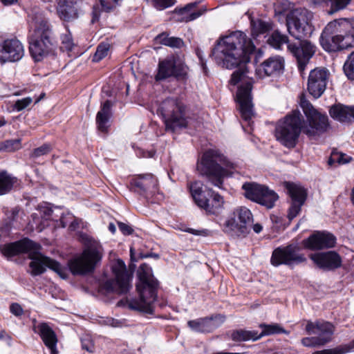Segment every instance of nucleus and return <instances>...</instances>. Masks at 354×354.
<instances>
[{
	"label": "nucleus",
	"instance_id": "obj_1",
	"mask_svg": "<svg viewBox=\"0 0 354 354\" xmlns=\"http://www.w3.org/2000/svg\"><path fill=\"white\" fill-rule=\"evenodd\" d=\"M255 46L252 41L241 31L232 32L219 37L212 50L211 56L220 66L228 69L239 66L232 75L230 83L236 85L249 77L245 64L250 60V55Z\"/></svg>",
	"mask_w": 354,
	"mask_h": 354
},
{
	"label": "nucleus",
	"instance_id": "obj_2",
	"mask_svg": "<svg viewBox=\"0 0 354 354\" xmlns=\"http://www.w3.org/2000/svg\"><path fill=\"white\" fill-rule=\"evenodd\" d=\"M313 17L311 12L304 8L292 10L286 17V26L289 34L300 40L299 46L288 44L290 52L297 58L298 68L302 72L315 53V46L309 41L304 39L313 31L310 21Z\"/></svg>",
	"mask_w": 354,
	"mask_h": 354
},
{
	"label": "nucleus",
	"instance_id": "obj_3",
	"mask_svg": "<svg viewBox=\"0 0 354 354\" xmlns=\"http://www.w3.org/2000/svg\"><path fill=\"white\" fill-rule=\"evenodd\" d=\"M41 246L28 239L13 243L1 245L0 250L6 257H11L21 253H28L32 260L30 263V274L37 276L43 274L48 268L62 275V267L56 261L46 257L39 252Z\"/></svg>",
	"mask_w": 354,
	"mask_h": 354
},
{
	"label": "nucleus",
	"instance_id": "obj_4",
	"mask_svg": "<svg viewBox=\"0 0 354 354\" xmlns=\"http://www.w3.org/2000/svg\"><path fill=\"white\" fill-rule=\"evenodd\" d=\"M320 44L328 52L354 47V20L341 19L329 22L322 32Z\"/></svg>",
	"mask_w": 354,
	"mask_h": 354
},
{
	"label": "nucleus",
	"instance_id": "obj_5",
	"mask_svg": "<svg viewBox=\"0 0 354 354\" xmlns=\"http://www.w3.org/2000/svg\"><path fill=\"white\" fill-rule=\"evenodd\" d=\"M28 37L30 53L39 62L53 52V42L49 24L40 14L30 17Z\"/></svg>",
	"mask_w": 354,
	"mask_h": 354
},
{
	"label": "nucleus",
	"instance_id": "obj_6",
	"mask_svg": "<svg viewBox=\"0 0 354 354\" xmlns=\"http://www.w3.org/2000/svg\"><path fill=\"white\" fill-rule=\"evenodd\" d=\"M236 167V164L217 151L209 150L204 153L201 162L197 164V170L201 175L206 176L213 185L221 189L223 178L232 175Z\"/></svg>",
	"mask_w": 354,
	"mask_h": 354
},
{
	"label": "nucleus",
	"instance_id": "obj_7",
	"mask_svg": "<svg viewBox=\"0 0 354 354\" xmlns=\"http://www.w3.org/2000/svg\"><path fill=\"white\" fill-rule=\"evenodd\" d=\"M138 275L140 283L136 286V289L139 292L140 299L130 300L129 306L131 309L151 314L153 313V304L157 297L158 282L153 276L151 268L145 263L139 267Z\"/></svg>",
	"mask_w": 354,
	"mask_h": 354
},
{
	"label": "nucleus",
	"instance_id": "obj_8",
	"mask_svg": "<svg viewBox=\"0 0 354 354\" xmlns=\"http://www.w3.org/2000/svg\"><path fill=\"white\" fill-rule=\"evenodd\" d=\"M301 128L302 116L299 111H293L277 123L275 137L282 145L292 149L297 144Z\"/></svg>",
	"mask_w": 354,
	"mask_h": 354
},
{
	"label": "nucleus",
	"instance_id": "obj_9",
	"mask_svg": "<svg viewBox=\"0 0 354 354\" xmlns=\"http://www.w3.org/2000/svg\"><path fill=\"white\" fill-rule=\"evenodd\" d=\"M102 257L101 246L92 243L83 252L68 262L71 272L75 275H83L92 272Z\"/></svg>",
	"mask_w": 354,
	"mask_h": 354
},
{
	"label": "nucleus",
	"instance_id": "obj_10",
	"mask_svg": "<svg viewBox=\"0 0 354 354\" xmlns=\"http://www.w3.org/2000/svg\"><path fill=\"white\" fill-rule=\"evenodd\" d=\"M160 109L165 119L167 131L174 132L185 128L187 122L185 118L184 104L176 98H167L160 104Z\"/></svg>",
	"mask_w": 354,
	"mask_h": 354
},
{
	"label": "nucleus",
	"instance_id": "obj_11",
	"mask_svg": "<svg viewBox=\"0 0 354 354\" xmlns=\"http://www.w3.org/2000/svg\"><path fill=\"white\" fill-rule=\"evenodd\" d=\"M115 279H109L101 284L100 290L107 293H127L131 288V275L128 272L124 262L118 259L111 266Z\"/></svg>",
	"mask_w": 354,
	"mask_h": 354
},
{
	"label": "nucleus",
	"instance_id": "obj_12",
	"mask_svg": "<svg viewBox=\"0 0 354 354\" xmlns=\"http://www.w3.org/2000/svg\"><path fill=\"white\" fill-rule=\"evenodd\" d=\"M252 221V214L250 209L239 207L234 210L225 222L224 231L232 235L245 236L249 232Z\"/></svg>",
	"mask_w": 354,
	"mask_h": 354
},
{
	"label": "nucleus",
	"instance_id": "obj_13",
	"mask_svg": "<svg viewBox=\"0 0 354 354\" xmlns=\"http://www.w3.org/2000/svg\"><path fill=\"white\" fill-rule=\"evenodd\" d=\"M300 104L308 123L304 132L309 137H312L326 131L329 127L328 116L319 113L306 100L301 99Z\"/></svg>",
	"mask_w": 354,
	"mask_h": 354
},
{
	"label": "nucleus",
	"instance_id": "obj_14",
	"mask_svg": "<svg viewBox=\"0 0 354 354\" xmlns=\"http://www.w3.org/2000/svg\"><path fill=\"white\" fill-rule=\"evenodd\" d=\"M244 196L268 209L272 208L278 199V195L268 187L256 183H245L242 185Z\"/></svg>",
	"mask_w": 354,
	"mask_h": 354
},
{
	"label": "nucleus",
	"instance_id": "obj_15",
	"mask_svg": "<svg viewBox=\"0 0 354 354\" xmlns=\"http://www.w3.org/2000/svg\"><path fill=\"white\" fill-rule=\"evenodd\" d=\"M299 247L295 245L279 247L272 252L270 263L275 267L282 264L291 266L303 263L306 259L304 254L299 253Z\"/></svg>",
	"mask_w": 354,
	"mask_h": 354
},
{
	"label": "nucleus",
	"instance_id": "obj_16",
	"mask_svg": "<svg viewBox=\"0 0 354 354\" xmlns=\"http://www.w3.org/2000/svg\"><path fill=\"white\" fill-rule=\"evenodd\" d=\"M251 80H246L241 84L237 91L236 99L239 106V111L242 118L248 122L254 116L253 104L251 91L252 89Z\"/></svg>",
	"mask_w": 354,
	"mask_h": 354
},
{
	"label": "nucleus",
	"instance_id": "obj_17",
	"mask_svg": "<svg viewBox=\"0 0 354 354\" xmlns=\"http://www.w3.org/2000/svg\"><path fill=\"white\" fill-rule=\"evenodd\" d=\"M329 75V71L325 68L317 67L310 71L307 89L315 98H319L325 91Z\"/></svg>",
	"mask_w": 354,
	"mask_h": 354
},
{
	"label": "nucleus",
	"instance_id": "obj_18",
	"mask_svg": "<svg viewBox=\"0 0 354 354\" xmlns=\"http://www.w3.org/2000/svg\"><path fill=\"white\" fill-rule=\"evenodd\" d=\"M285 187L292 200L288 216L290 220H292L300 212L306 200L307 191L301 185L290 182L285 183Z\"/></svg>",
	"mask_w": 354,
	"mask_h": 354
},
{
	"label": "nucleus",
	"instance_id": "obj_19",
	"mask_svg": "<svg viewBox=\"0 0 354 354\" xmlns=\"http://www.w3.org/2000/svg\"><path fill=\"white\" fill-rule=\"evenodd\" d=\"M24 55L22 44L17 39H6L0 44V62H15Z\"/></svg>",
	"mask_w": 354,
	"mask_h": 354
},
{
	"label": "nucleus",
	"instance_id": "obj_20",
	"mask_svg": "<svg viewBox=\"0 0 354 354\" xmlns=\"http://www.w3.org/2000/svg\"><path fill=\"white\" fill-rule=\"evenodd\" d=\"M335 236L326 232H316L302 241L304 247L311 250L331 248L335 245Z\"/></svg>",
	"mask_w": 354,
	"mask_h": 354
},
{
	"label": "nucleus",
	"instance_id": "obj_21",
	"mask_svg": "<svg viewBox=\"0 0 354 354\" xmlns=\"http://www.w3.org/2000/svg\"><path fill=\"white\" fill-rule=\"evenodd\" d=\"M284 59L279 55L271 56L264 60L257 68L256 74L259 78L276 77L283 73Z\"/></svg>",
	"mask_w": 354,
	"mask_h": 354
},
{
	"label": "nucleus",
	"instance_id": "obj_22",
	"mask_svg": "<svg viewBox=\"0 0 354 354\" xmlns=\"http://www.w3.org/2000/svg\"><path fill=\"white\" fill-rule=\"evenodd\" d=\"M309 257L317 267L325 270L337 269L342 263L341 257L335 251L317 252Z\"/></svg>",
	"mask_w": 354,
	"mask_h": 354
},
{
	"label": "nucleus",
	"instance_id": "obj_23",
	"mask_svg": "<svg viewBox=\"0 0 354 354\" xmlns=\"http://www.w3.org/2000/svg\"><path fill=\"white\" fill-rule=\"evenodd\" d=\"M82 0H59L57 13L64 21H70L79 17L82 12Z\"/></svg>",
	"mask_w": 354,
	"mask_h": 354
},
{
	"label": "nucleus",
	"instance_id": "obj_24",
	"mask_svg": "<svg viewBox=\"0 0 354 354\" xmlns=\"http://www.w3.org/2000/svg\"><path fill=\"white\" fill-rule=\"evenodd\" d=\"M225 321V317L220 315L198 318L187 322L190 329L196 333H210L218 328Z\"/></svg>",
	"mask_w": 354,
	"mask_h": 354
},
{
	"label": "nucleus",
	"instance_id": "obj_25",
	"mask_svg": "<svg viewBox=\"0 0 354 354\" xmlns=\"http://www.w3.org/2000/svg\"><path fill=\"white\" fill-rule=\"evenodd\" d=\"M183 74V66L177 64L176 58L171 56L160 61L158 64V71L156 75L157 81L163 80L171 76H179Z\"/></svg>",
	"mask_w": 354,
	"mask_h": 354
},
{
	"label": "nucleus",
	"instance_id": "obj_26",
	"mask_svg": "<svg viewBox=\"0 0 354 354\" xmlns=\"http://www.w3.org/2000/svg\"><path fill=\"white\" fill-rule=\"evenodd\" d=\"M131 185L135 192L145 195L147 192H153L156 190L158 180L151 174H142L133 178Z\"/></svg>",
	"mask_w": 354,
	"mask_h": 354
},
{
	"label": "nucleus",
	"instance_id": "obj_27",
	"mask_svg": "<svg viewBox=\"0 0 354 354\" xmlns=\"http://www.w3.org/2000/svg\"><path fill=\"white\" fill-rule=\"evenodd\" d=\"M306 330L309 334H317L318 337L326 339L328 343L331 341L335 328L328 322L317 321L313 322L309 321L306 326Z\"/></svg>",
	"mask_w": 354,
	"mask_h": 354
},
{
	"label": "nucleus",
	"instance_id": "obj_28",
	"mask_svg": "<svg viewBox=\"0 0 354 354\" xmlns=\"http://www.w3.org/2000/svg\"><path fill=\"white\" fill-rule=\"evenodd\" d=\"M33 330L40 335L46 346L50 351L51 354H56L57 338L53 328L47 323L44 322L37 326L35 325Z\"/></svg>",
	"mask_w": 354,
	"mask_h": 354
},
{
	"label": "nucleus",
	"instance_id": "obj_29",
	"mask_svg": "<svg viewBox=\"0 0 354 354\" xmlns=\"http://www.w3.org/2000/svg\"><path fill=\"white\" fill-rule=\"evenodd\" d=\"M197 3H191L183 8H176L174 12V19L179 22H188L199 17L203 12L195 10Z\"/></svg>",
	"mask_w": 354,
	"mask_h": 354
},
{
	"label": "nucleus",
	"instance_id": "obj_30",
	"mask_svg": "<svg viewBox=\"0 0 354 354\" xmlns=\"http://www.w3.org/2000/svg\"><path fill=\"white\" fill-rule=\"evenodd\" d=\"M351 106L342 104H335L329 110L330 115L333 119L344 123L351 122Z\"/></svg>",
	"mask_w": 354,
	"mask_h": 354
},
{
	"label": "nucleus",
	"instance_id": "obj_31",
	"mask_svg": "<svg viewBox=\"0 0 354 354\" xmlns=\"http://www.w3.org/2000/svg\"><path fill=\"white\" fill-rule=\"evenodd\" d=\"M208 195L210 196L211 199L207 201L204 210L209 214H219L224 203L223 197L212 189H209Z\"/></svg>",
	"mask_w": 354,
	"mask_h": 354
},
{
	"label": "nucleus",
	"instance_id": "obj_32",
	"mask_svg": "<svg viewBox=\"0 0 354 354\" xmlns=\"http://www.w3.org/2000/svg\"><path fill=\"white\" fill-rule=\"evenodd\" d=\"M202 188L203 184L198 181L194 182L189 185L190 193L195 203L200 208L204 209L209 198L206 197Z\"/></svg>",
	"mask_w": 354,
	"mask_h": 354
},
{
	"label": "nucleus",
	"instance_id": "obj_33",
	"mask_svg": "<svg viewBox=\"0 0 354 354\" xmlns=\"http://www.w3.org/2000/svg\"><path fill=\"white\" fill-rule=\"evenodd\" d=\"M111 103L109 100H106L102 105L101 110L97 113L96 116V122L98 129L104 132L107 129L106 124L109 120Z\"/></svg>",
	"mask_w": 354,
	"mask_h": 354
},
{
	"label": "nucleus",
	"instance_id": "obj_34",
	"mask_svg": "<svg viewBox=\"0 0 354 354\" xmlns=\"http://www.w3.org/2000/svg\"><path fill=\"white\" fill-rule=\"evenodd\" d=\"M314 4L324 3L330 6L328 10V15H333L336 12L344 9L351 1V0H310Z\"/></svg>",
	"mask_w": 354,
	"mask_h": 354
},
{
	"label": "nucleus",
	"instance_id": "obj_35",
	"mask_svg": "<svg viewBox=\"0 0 354 354\" xmlns=\"http://www.w3.org/2000/svg\"><path fill=\"white\" fill-rule=\"evenodd\" d=\"M231 338L235 342L256 341L260 339L258 332L239 329L232 332Z\"/></svg>",
	"mask_w": 354,
	"mask_h": 354
},
{
	"label": "nucleus",
	"instance_id": "obj_36",
	"mask_svg": "<svg viewBox=\"0 0 354 354\" xmlns=\"http://www.w3.org/2000/svg\"><path fill=\"white\" fill-rule=\"evenodd\" d=\"M16 180V178L8 174L7 172L0 171V195L9 192Z\"/></svg>",
	"mask_w": 354,
	"mask_h": 354
},
{
	"label": "nucleus",
	"instance_id": "obj_37",
	"mask_svg": "<svg viewBox=\"0 0 354 354\" xmlns=\"http://www.w3.org/2000/svg\"><path fill=\"white\" fill-rule=\"evenodd\" d=\"M156 40L161 44L171 47V48H181L184 42L179 37H169L168 35L163 32L158 35L156 37Z\"/></svg>",
	"mask_w": 354,
	"mask_h": 354
},
{
	"label": "nucleus",
	"instance_id": "obj_38",
	"mask_svg": "<svg viewBox=\"0 0 354 354\" xmlns=\"http://www.w3.org/2000/svg\"><path fill=\"white\" fill-rule=\"evenodd\" d=\"M252 34L254 37L264 34L272 29V24L261 19L251 21Z\"/></svg>",
	"mask_w": 354,
	"mask_h": 354
},
{
	"label": "nucleus",
	"instance_id": "obj_39",
	"mask_svg": "<svg viewBox=\"0 0 354 354\" xmlns=\"http://www.w3.org/2000/svg\"><path fill=\"white\" fill-rule=\"evenodd\" d=\"M260 327L263 329L261 333L259 334L260 338L264 335H271L280 333L288 334V332L278 324H262L260 325Z\"/></svg>",
	"mask_w": 354,
	"mask_h": 354
},
{
	"label": "nucleus",
	"instance_id": "obj_40",
	"mask_svg": "<svg viewBox=\"0 0 354 354\" xmlns=\"http://www.w3.org/2000/svg\"><path fill=\"white\" fill-rule=\"evenodd\" d=\"M268 44L276 49H279L281 46L288 42V38L286 35H282L279 31H274L268 39Z\"/></svg>",
	"mask_w": 354,
	"mask_h": 354
},
{
	"label": "nucleus",
	"instance_id": "obj_41",
	"mask_svg": "<svg viewBox=\"0 0 354 354\" xmlns=\"http://www.w3.org/2000/svg\"><path fill=\"white\" fill-rule=\"evenodd\" d=\"M353 348L354 346L351 344L342 345L334 348L317 351L314 352L313 354H345L348 352L353 351Z\"/></svg>",
	"mask_w": 354,
	"mask_h": 354
},
{
	"label": "nucleus",
	"instance_id": "obj_42",
	"mask_svg": "<svg viewBox=\"0 0 354 354\" xmlns=\"http://www.w3.org/2000/svg\"><path fill=\"white\" fill-rule=\"evenodd\" d=\"M301 343L304 346L317 347L322 346L327 344L326 339H322L317 336L311 337H304L301 339Z\"/></svg>",
	"mask_w": 354,
	"mask_h": 354
},
{
	"label": "nucleus",
	"instance_id": "obj_43",
	"mask_svg": "<svg viewBox=\"0 0 354 354\" xmlns=\"http://www.w3.org/2000/svg\"><path fill=\"white\" fill-rule=\"evenodd\" d=\"M344 71L349 79L354 80V51L349 55L344 63Z\"/></svg>",
	"mask_w": 354,
	"mask_h": 354
},
{
	"label": "nucleus",
	"instance_id": "obj_44",
	"mask_svg": "<svg viewBox=\"0 0 354 354\" xmlns=\"http://www.w3.org/2000/svg\"><path fill=\"white\" fill-rule=\"evenodd\" d=\"M110 45L108 43H101L98 45L93 57L95 62H99L104 58L109 53Z\"/></svg>",
	"mask_w": 354,
	"mask_h": 354
},
{
	"label": "nucleus",
	"instance_id": "obj_45",
	"mask_svg": "<svg viewBox=\"0 0 354 354\" xmlns=\"http://www.w3.org/2000/svg\"><path fill=\"white\" fill-rule=\"evenodd\" d=\"M82 347L83 349L87 351L89 353H93L95 351V345L91 339L88 335H85L81 339Z\"/></svg>",
	"mask_w": 354,
	"mask_h": 354
},
{
	"label": "nucleus",
	"instance_id": "obj_46",
	"mask_svg": "<svg viewBox=\"0 0 354 354\" xmlns=\"http://www.w3.org/2000/svg\"><path fill=\"white\" fill-rule=\"evenodd\" d=\"M32 102V99L30 97H27L21 100H18L15 102L14 108L17 111H22L28 106L31 102Z\"/></svg>",
	"mask_w": 354,
	"mask_h": 354
},
{
	"label": "nucleus",
	"instance_id": "obj_47",
	"mask_svg": "<svg viewBox=\"0 0 354 354\" xmlns=\"http://www.w3.org/2000/svg\"><path fill=\"white\" fill-rule=\"evenodd\" d=\"M50 146L49 145H43L42 146L35 149L31 154L32 158H38L41 156L46 155L50 151Z\"/></svg>",
	"mask_w": 354,
	"mask_h": 354
},
{
	"label": "nucleus",
	"instance_id": "obj_48",
	"mask_svg": "<svg viewBox=\"0 0 354 354\" xmlns=\"http://www.w3.org/2000/svg\"><path fill=\"white\" fill-rule=\"evenodd\" d=\"M154 6L159 10H163L175 3V0H153Z\"/></svg>",
	"mask_w": 354,
	"mask_h": 354
},
{
	"label": "nucleus",
	"instance_id": "obj_49",
	"mask_svg": "<svg viewBox=\"0 0 354 354\" xmlns=\"http://www.w3.org/2000/svg\"><path fill=\"white\" fill-rule=\"evenodd\" d=\"M336 155V161L339 165L347 164L353 160L352 157L346 153L335 152Z\"/></svg>",
	"mask_w": 354,
	"mask_h": 354
},
{
	"label": "nucleus",
	"instance_id": "obj_50",
	"mask_svg": "<svg viewBox=\"0 0 354 354\" xmlns=\"http://www.w3.org/2000/svg\"><path fill=\"white\" fill-rule=\"evenodd\" d=\"M120 0H100L102 8L108 12L111 10Z\"/></svg>",
	"mask_w": 354,
	"mask_h": 354
},
{
	"label": "nucleus",
	"instance_id": "obj_51",
	"mask_svg": "<svg viewBox=\"0 0 354 354\" xmlns=\"http://www.w3.org/2000/svg\"><path fill=\"white\" fill-rule=\"evenodd\" d=\"M10 311L15 316H21L24 313L23 308L17 303H13L10 306Z\"/></svg>",
	"mask_w": 354,
	"mask_h": 354
},
{
	"label": "nucleus",
	"instance_id": "obj_52",
	"mask_svg": "<svg viewBox=\"0 0 354 354\" xmlns=\"http://www.w3.org/2000/svg\"><path fill=\"white\" fill-rule=\"evenodd\" d=\"M6 147L11 148L12 150L15 151L21 148V140L15 139L12 140H8L6 142Z\"/></svg>",
	"mask_w": 354,
	"mask_h": 354
},
{
	"label": "nucleus",
	"instance_id": "obj_53",
	"mask_svg": "<svg viewBox=\"0 0 354 354\" xmlns=\"http://www.w3.org/2000/svg\"><path fill=\"white\" fill-rule=\"evenodd\" d=\"M118 227L120 230L124 234V235H129L132 234L133 229L129 225L123 223H118Z\"/></svg>",
	"mask_w": 354,
	"mask_h": 354
},
{
	"label": "nucleus",
	"instance_id": "obj_54",
	"mask_svg": "<svg viewBox=\"0 0 354 354\" xmlns=\"http://www.w3.org/2000/svg\"><path fill=\"white\" fill-rule=\"evenodd\" d=\"M62 43L65 44L67 49L71 50L73 46V42L69 35H65L62 39Z\"/></svg>",
	"mask_w": 354,
	"mask_h": 354
},
{
	"label": "nucleus",
	"instance_id": "obj_55",
	"mask_svg": "<svg viewBox=\"0 0 354 354\" xmlns=\"http://www.w3.org/2000/svg\"><path fill=\"white\" fill-rule=\"evenodd\" d=\"M336 155H335V152H333L332 154H331V156L330 157V158L328 159V165H332L334 162H337L336 161Z\"/></svg>",
	"mask_w": 354,
	"mask_h": 354
},
{
	"label": "nucleus",
	"instance_id": "obj_56",
	"mask_svg": "<svg viewBox=\"0 0 354 354\" xmlns=\"http://www.w3.org/2000/svg\"><path fill=\"white\" fill-rule=\"evenodd\" d=\"M253 230L256 233H259L262 230V226L259 223L254 224Z\"/></svg>",
	"mask_w": 354,
	"mask_h": 354
},
{
	"label": "nucleus",
	"instance_id": "obj_57",
	"mask_svg": "<svg viewBox=\"0 0 354 354\" xmlns=\"http://www.w3.org/2000/svg\"><path fill=\"white\" fill-rule=\"evenodd\" d=\"M42 211L46 216H50L53 213V210L48 207H44Z\"/></svg>",
	"mask_w": 354,
	"mask_h": 354
},
{
	"label": "nucleus",
	"instance_id": "obj_58",
	"mask_svg": "<svg viewBox=\"0 0 354 354\" xmlns=\"http://www.w3.org/2000/svg\"><path fill=\"white\" fill-rule=\"evenodd\" d=\"M4 5H11L17 1V0H0Z\"/></svg>",
	"mask_w": 354,
	"mask_h": 354
},
{
	"label": "nucleus",
	"instance_id": "obj_59",
	"mask_svg": "<svg viewBox=\"0 0 354 354\" xmlns=\"http://www.w3.org/2000/svg\"><path fill=\"white\" fill-rule=\"evenodd\" d=\"M109 230L113 233L114 234L115 232V230H116V227L115 226V225L113 223H110L109 225Z\"/></svg>",
	"mask_w": 354,
	"mask_h": 354
},
{
	"label": "nucleus",
	"instance_id": "obj_60",
	"mask_svg": "<svg viewBox=\"0 0 354 354\" xmlns=\"http://www.w3.org/2000/svg\"><path fill=\"white\" fill-rule=\"evenodd\" d=\"M153 257L156 259H158L159 257V255L157 254H147L146 255H144V256H142L141 257L142 258H147V257Z\"/></svg>",
	"mask_w": 354,
	"mask_h": 354
},
{
	"label": "nucleus",
	"instance_id": "obj_61",
	"mask_svg": "<svg viewBox=\"0 0 354 354\" xmlns=\"http://www.w3.org/2000/svg\"><path fill=\"white\" fill-rule=\"evenodd\" d=\"M351 122L354 120V106H351Z\"/></svg>",
	"mask_w": 354,
	"mask_h": 354
},
{
	"label": "nucleus",
	"instance_id": "obj_62",
	"mask_svg": "<svg viewBox=\"0 0 354 354\" xmlns=\"http://www.w3.org/2000/svg\"><path fill=\"white\" fill-rule=\"evenodd\" d=\"M6 123H7V122L5 120V118L3 117H1L0 118V127H3L4 125L6 124Z\"/></svg>",
	"mask_w": 354,
	"mask_h": 354
},
{
	"label": "nucleus",
	"instance_id": "obj_63",
	"mask_svg": "<svg viewBox=\"0 0 354 354\" xmlns=\"http://www.w3.org/2000/svg\"><path fill=\"white\" fill-rule=\"evenodd\" d=\"M5 337H8L10 338V337L6 334V333L4 330H2L0 332V339H3Z\"/></svg>",
	"mask_w": 354,
	"mask_h": 354
},
{
	"label": "nucleus",
	"instance_id": "obj_64",
	"mask_svg": "<svg viewBox=\"0 0 354 354\" xmlns=\"http://www.w3.org/2000/svg\"><path fill=\"white\" fill-rule=\"evenodd\" d=\"M351 201H352L353 205H354V187H353V189H352V193H351Z\"/></svg>",
	"mask_w": 354,
	"mask_h": 354
}]
</instances>
